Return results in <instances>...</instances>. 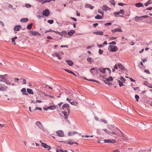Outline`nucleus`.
Wrapping results in <instances>:
<instances>
[{"mask_svg": "<svg viewBox=\"0 0 152 152\" xmlns=\"http://www.w3.org/2000/svg\"><path fill=\"white\" fill-rule=\"evenodd\" d=\"M7 76V74L4 75H0V82H4L7 85L10 86L12 85V86H15V84L14 83H11V82H12V78L10 77L9 78L10 79L11 82H10L8 80L6 79L5 77ZM8 88L7 86L5 84H3L0 83V91H6Z\"/></svg>", "mask_w": 152, "mask_h": 152, "instance_id": "1", "label": "nucleus"}, {"mask_svg": "<svg viewBox=\"0 0 152 152\" xmlns=\"http://www.w3.org/2000/svg\"><path fill=\"white\" fill-rule=\"evenodd\" d=\"M107 81H111L113 80V78L112 77L110 76L107 78H106Z\"/></svg>", "mask_w": 152, "mask_h": 152, "instance_id": "37", "label": "nucleus"}, {"mask_svg": "<svg viewBox=\"0 0 152 152\" xmlns=\"http://www.w3.org/2000/svg\"><path fill=\"white\" fill-rule=\"evenodd\" d=\"M110 3L112 5H113L114 6H115V3L114 0H110Z\"/></svg>", "mask_w": 152, "mask_h": 152, "instance_id": "34", "label": "nucleus"}, {"mask_svg": "<svg viewBox=\"0 0 152 152\" xmlns=\"http://www.w3.org/2000/svg\"><path fill=\"white\" fill-rule=\"evenodd\" d=\"M112 23L110 22H109L106 23L104 24V25L105 26H110L111 24Z\"/></svg>", "mask_w": 152, "mask_h": 152, "instance_id": "56", "label": "nucleus"}, {"mask_svg": "<svg viewBox=\"0 0 152 152\" xmlns=\"http://www.w3.org/2000/svg\"><path fill=\"white\" fill-rule=\"evenodd\" d=\"M109 44L110 45H115L116 44V42L115 41H113L110 42Z\"/></svg>", "mask_w": 152, "mask_h": 152, "instance_id": "53", "label": "nucleus"}, {"mask_svg": "<svg viewBox=\"0 0 152 152\" xmlns=\"http://www.w3.org/2000/svg\"><path fill=\"white\" fill-rule=\"evenodd\" d=\"M95 19H100L103 18H102L101 17L99 14H98L95 17Z\"/></svg>", "mask_w": 152, "mask_h": 152, "instance_id": "43", "label": "nucleus"}, {"mask_svg": "<svg viewBox=\"0 0 152 152\" xmlns=\"http://www.w3.org/2000/svg\"><path fill=\"white\" fill-rule=\"evenodd\" d=\"M32 25H33L32 23H31L30 24L28 25L27 26V29L28 30L31 29L32 28Z\"/></svg>", "mask_w": 152, "mask_h": 152, "instance_id": "35", "label": "nucleus"}, {"mask_svg": "<svg viewBox=\"0 0 152 152\" xmlns=\"http://www.w3.org/2000/svg\"><path fill=\"white\" fill-rule=\"evenodd\" d=\"M21 27L20 25L15 26L14 28V30L15 31H18L20 30Z\"/></svg>", "mask_w": 152, "mask_h": 152, "instance_id": "13", "label": "nucleus"}, {"mask_svg": "<svg viewBox=\"0 0 152 152\" xmlns=\"http://www.w3.org/2000/svg\"><path fill=\"white\" fill-rule=\"evenodd\" d=\"M102 130L104 131V132L106 133L109 134L110 133V132L107 129H102Z\"/></svg>", "mask_w": 152, "mask_h": 152, "instance_id": "40", "label": "nucleus"}, {"mask_svg": "<svg viewBox=\"0 0 152 152\" xmlns=\"http://www.w3.org/2000/svg\"><path fill=\"white\" fill-rule=\"evenodd\" d=\"M25 7L27 8H29L31 7V5L29 4H26L25 5Z\"/></svg>", "mask_w": 152, "mask_h": 152, "instance_id": "47", "label": "nucleus"}, {"mask_svg": "<svg viewBox=\"0 0 152 152\" xmlns=\"http://www.w3.org/2000/svg\"><path fill=\"white\" fill-rule=\"evenodd\" d=\"M50 14V12H49V11L48 9L45 10L43 11L42 12V14L46 17L48 16Z\"/></svg>", "mask_w": 152, "mask_h": 152, "instance_id": "10", "label": "nucleus"}, {"mask_svg": "<svg viewBox=\"0 0 152 152\" xmlns=\"http://www.w3.org/2000/svg\"><path fill=\"white\" fill-rule=\"evenodd\" d=\"M99 121L101 122H102L105 124H107L108 123L107 121L104 119H99Z\"/></svg>", "mask_w": 152, "mask_h": 152, "instance_id": "32", "label": "nucleus"}, {"mask_svg": "<svg viewBox=\"0 0 152 152\" xmlns=\"http://www.w3.org/2000/svg\"><path fill=\"white\" fill-rule=\"evenodd\" d=\"M152 3L151 1V0H149L145 4V5L147 6L149 4H151Z\"/></svg>", "mask_w": 152, "mask_h": 152, "instance_id": "39", "label": "nucleus"}, {"mask_svg": "<svg viewBox=\"0 0 152 152\" xmlns=\"http://www.w3.org/2000/svg\"><path fill=\"white\" fill-rule=\"evenodd\" d=\"M141 18H142L141 16L140 17H138L137 16H136L134 18V20L136 21H137L138 20H140Z\"/></svg>", "mask_w": 152, "mask_h": 152, "instance_id": "38", "label": "nucleus"}, {"mask_svg": "<svg viewBox=\"0 0 152 152\" xmlns=\"http://www.w3.org/2000/svg\"><path fill=\"white\" fill-rule=\"evenodd\" d=\"M64 70L69 73H71V74L72 73V71H71L70 70H69L68 69H64Z\"/></svg>", "mask_w": 152, "mask_h": 152, "instance_id": "51", "label": "nucleus"}, {"mask_svg": "<svg viewBox=\"0 0 152 152\" xmlns=\"http://www.w3.org/2000/svg\"><path fill=\"white\" fill-rule=\"evenodd\" d=\"M0 24L2 26H4V24L2 21H0Z\"/></svg>", "mask_w": 152, "mask_h": 152, "instance_id": "63", "label": "nucleus"}, {"mask_svg": "<svg viewBox=\"0 0 152 152\" xmlns=\"http://www.w3.org/2000/svg\"><path fill=\"white\" fill-rule=\"evenodd\" d=\"M113 152H120V151L119 149H118L114 150Z\"/></svg>", "mask_w": 152, "mask_h": 152, "instance_id": "64", "label": "nucleus"}, {"mask_svg": "<svg viewBox=\"0 0 152 152\" xmlns=\"http://www.w3.org/2000/svg\"><path fill=\"white\" fill-rule=\"evenodd\" d=\"M56 108V106L55 105H53L50 106L48 107V109L51 110H54Z\"/></svg>", "mask_w": 152, "mask_h": 152, "instance_id": "23", "label": "nucleus"}, {"mask_svg": "<svg viewBox=\"0 0 152 152\" xmlns=\"http://www.w3.org/2000/svg\"><path fill=\"white\" fill-rule=\"evenodd\" d=\"M119 12H114L113 14L115 17H123V16L121 15H119Z\"/></svg>", "mask_w": 152, "mask_h": 152, "instance_id": "24", "label": "nucleus"}, {"mask_svg": "<svg viewBox=\"0 0 152 152\" xmlns=\"http://www.w3.org/2000/svg\"><path fill=\"white\" fill-rule=\"evenodd\" d=\"M61 36H66L67 35V32L65 31H63L61 32Z\"/></svg>", "mask_w": 152, "mask_h": 152, "instance_id": "26", "label": "nucleus"}, {"mask_svg": "<svg viewBox=\"0 0 152 152\" xmlns=\"http://www.w3.org/2000/svg\"><path fill=\"white\" fill-rule=\"evenodd\" d=\"M103 51V50H101L100 49H99V53L101 55L102 54Z\"/></svg>", "mask_w": 152, "mask_h": 152, "instance_id": "52", "label": "nucleus"}, {"mask_svg": "<svg viewBox=\"0 0 152 152\" xmlns=\"http://www.w3.org/2000/svg\"><path fill=\"white\" fill-rule=\"evenodd\" d=\"M102 9L103 10L106 11L109 10L110 9V8L109 7L106 5H104L103 6Z\"/></svg>", "mask_w": 152, "mask_h": 152, "instance_id": "20", "label": "nucleus"}, {"mask_svg": "<svg viewBox=\"0 0 152 152\" xmlns=\"http://www.w3.org/2000/svg\"><path fill=\"white\" fill-rule=\"evenodd\" d=\"M85 7L86 8H89L91 10L93 9L94 8V6L89 4H86L85 6Z\"/></svg>", "mask_w": 152, "mask_h": 152, "instance_id": "25", "label": "nucleus"}, {"mask_svg": "<svg viewBox=\"0 0 152 152\" xmlns=\"http://www.w3.org/2000/svg\"><path fill=\"white\" fill-rule=\"evenodd\" d=\"M53 56L57 57L59 60L61 59V58L59 56V54L57 52L54 53L53 54Z\"/></svg>", "mask_w": 152, "mask_h": 152, "instance_id": "16", "label": "nucleus"}, {"mask_svg": "<svg viewBox=\"0 0 152 152\" xmlns=\"http://www.w3.org/2000/svg\"><path fill=\"white\" fill-rule=\"evenodd\" d=\"M65 61L70 66H72L73 64V63L72 61L70 60H66Z\"/></svg>", "mask_w": 152, "mask_h": 152, "instance_id": "18", "label": "nucleus"}, {"mask_svg": "<svg viewBox=\"0 0 152 152\" xmlns=\"http://www.w3.org/2000/svg\"><path fill=\"white\" fill-rule=\"evenodd\" d=\"M15 81L17 83H18V81L19 80V79L18 78H15Z\"/></svg>", "mask_w": 152, "mask_h": 152, "instance_id": "61", "label": "nucleus"}, {"mask_svg": "<svg viewBox=\"0 0 152 152\" xmlns=\"http://www.w3.org/2000/svg\"><path fill=\"white\" fill-rule=\"evenodd\" d=\"M135 98L136 99V101L137 102H138L139 101V96L137 95H136L135 96Z\"/></svg>", "mask_w": 152, "mask_h": 152, "instance_id": "45", "label": "nucleus"}, {"mask_svg": "<svg viewBox=\"0 0 152 152\" xmlns=\"http://www.w3.org/2000/svg\"><path fill=\"white\" fill-rule=\"evenodd\" d=\"M119 12V14H121L123 15L125 14V12L123 10H121Z\"/></svg>", "mask_w": 152, "mask_h": 152, "instance_id": "44", "label": "nucleus"}, {"mask_svg": "<svg viewBox=\"0 0 152 152\" xmlns=\"http://www.w3.org/2000/svg\"><path fill=\"white\" fill-rule=\"evenodd\" d=\"M111 31L113 33H115L117 32H122V31L121 28H117L115 29L112 30Z\"/></svg>", "mask_w": 152, "mask_h": 152, "instance_id": "11", "label": "nucleus"}, {"mask_svg": "<svg viewBox=\"0 0 152 152\" xmlns=\"http://www.w3.org/2000/svg\"><path fill=\"white\" fill-rule=\"evenodd\" d=\"M69 102L72 105L75 106H76L78 104V103L77 102L75 101H73L72 102L69 101Z\"/></svg>", "mask_w": 152, "mask_h": 152, "instance_id": "31", "label": "nucleus"}, {"mask_svg": "<svg viewBox=\"0 0 152 152\" xmlns=\"http://www.w3.org/2000/svg\"><path fill=\"white\" fill-rule=\"evenodd\" d=\"M120 79V80H121V81L123 82L124 83L125 82V81H126V80L123 76H121Z\"/></svg>", "mask_w": 152, "mask_h": 152, "instance_id": "36", "label": "nucleus"}, {"mask_svg": "<svg viewBox=\"0 0 152 152\" xmlns=\"http://www.w3.org/2000/svg\"><path fill=\"white\" fill-rule=\"evenodd\" d=\"M86 80H88L89 81H94V82H96L98 83H99V82H98V81L96 80H93V79H87L86 78H84Z\"/></svg>", "mask_w": 152, "mask_h": 152, "instance_id": "41", "label": "nucleus"}, {"mask_svg": "<svg viewBox=\"0 0 152 152\" xmlns=\"http://www.w3.org/2000/svg\"><path fill=\"white\" fill-rule=\"evenodd\" d=\"M118 5L119 6H123L125 5L123 3H118Z\"/></svg>", "mask_w": 152, "mask_h": 152, "instance_id": "59", "label": "nucleus"}, {"mask_svg": "<svg viewBox=\"0 0 152 152\" xmlns=\"http://www.w3.org/2000/svg\"><path fill=\"white\" fill-rule=\"evenodd\" d=\"M118 49V47L115 45H110L108 48V50L111 52H116Z\"/></svg>", "mask_w": 152, "mask_h": 152, "instance_id": "2", "label": "nucleus"}, {"mask_svg": "<svg viewBox=\"0 0 152 152\" xmlns=\"http://www.w3.org/2000/svg\"><path fill=\"white\" fill-rule=\"evenodd\" d=\"M75 30H71L68 32V34L70 36H72L74 33H75Z\"/></svg>", "mask_w": 152, "mask_h": 152, "instance_id": "19", "label": "nucleus"}, {"mask_svg": "<svg viewBox=\"0 0 152 152\" xmlns=\"http://www.w3.org/2000/svg\"><path fill=\"white\" fill-rule=\"evenodd\" d=\"M28 21V19L27 18H22L20 20L21 22L26 23Z\"/></svg>", "mask_w": 152, "mask_h": 152, "instance_id": "27", "label": "nucleus"}, {"mask_svg": "<svg viewBox=\"0 0 152 152\" xmlns=\"http://www.w3.org/2000/svg\"><path fill=\"white\" fill-rule=\"evenodd\" d=\"M12 44L14 45H15L16 44V43L15 42V39L12 38Z\"/></svg>", "mask_w": 152, "mask_h": 152, "instance_id": "48", "label": "nucleus"}, {"mask_svg": "<svg viewBox=\"0 0 152 152\" xmlns=\"http://www.w3.org/2000/svg\"><path fill=\"white\" fill-rule=\"evenodd\" d=\"M116 141V140L113 139L104 140V142L108 143H115Z\"/></svg>", "mask_w": 152, "mask_h": 152, "instance_id": "7", "label": "nucleus"}, {"mask_svg": "<svg viewBox=\"0 0 152 152\" xmlns=\"http://www.w3.org/2000/svg\"><path fill=\"white\" fill-rule=\"evenodd\" d=\"M133 88L134 90H137L139 89V88L138 87H133Z\"/></svg>", "mask_w": 152, "mask_h": 152, "instance_id": "60", "label": "nucleus"}, {"mask_svg": "<svg viewBox=\"0 0 152 152\" xmlns=\"http://www.w3.org/2000/svg\"><path fill=\"white\" fill-rule=\"evenodd\" d=\"M118 82H119V85L120 87H121L124 85L123 84V82L121 81V80H118Z\"/></svg>", "mask_w": 152, "mask_h": 152, "instance_id": "42", "label": "nucleus"}, {"mask_svg": "<svg viewBox=\"0 0 152 152\" xmlns=\"http://www.w3.org/2000/svg\"><path fill=\"white\" fill-rule=\"evenodd\" d=\"M144 72L147 74H150V72L149 70H145Z\"/></svg>", "mask_w": 152, "mask_h": 152, "instance_id": "62", "label": "nucleus"}, {"mask_svg": "<svg viewBox=\"0 0 152 152\" xmlns=\"http://www.w3.org/2000/svg\"><path fill=\"white\" fill-rule=\"evenodd\" d=\"M135 6L137 7H143V5L142 3L139 2L135 4Z\"/></svg>", "mask_w": 152, "mask_h": 152, "instance_id": "17", "label": "nucleus"}, {"mask_svg": "<svg viewBox=\"0 0 152 152\" xmlns=\"http://www.w3.org/2000/svg\"><path fill=\"white\" fill-rule=\"evenodd\" d=\"M105 69L106 68L104 69L100 67V68L99 69V70L101 72L104 73L105 72Z\"/></svg>", "mask_w": 152, "mask_h": 152, "instance_id": "30", "label": "nucleus"}, {"mask_svg": "<svg viewBox=\"0 0 152 152\" xmlns=\"http://www.w3.org/2000/svg\"><path fill=\"white\" fill-rule=\"evenodd\" d=\"M93 34L97 35H103V32L102 31H95L93 33Z\"/></svg>", "mask_w": 152, "mask_h": 152, "instance_id": "21", "label": "nucleus"}, {"mask_svg": "<svg viewBox=\"0 0 152 152\" xmlns=\"http://www.w3.org/2000/svg\"><path fill=\"white\" fill-rule=\"evenodd\" d=\"M97 142L99 143H103L105 142H104V140L100 141H97Z\"/></svg>", "mask_w": 152, "mask_h": 152, "instance_id": "50", "label": "nucleus"}, {"mask_svg": "<svg viewBox=\"0 0 152 152\" xmlns=\"http://www.w3.org/2000/svg\"><path fill=\"white\" fill-rule=\"evenodd\" d=\"M67 110L68 111V112L65 111H63L61 112V113L64 115L65 119H67L68 118L70 114V110Z\"/></svg>", "mask_w": 152, "mask_h": 152, "instance_id": "4", "label": "nucleus"}, {"mask_svg": "<svg viewBox=\"0 0 152 152\" xmlns=\"http://www.w3.org/2000/svg\"><path fill=\"white\" fill-rule=\"evenodd\" d=\"M118 66L120 69L124 70L125 68L124 66L121 64L119 63L118 64Z\"/></svg>", "mask_w": 152, "mask_h": 152, "instance_id": "22", "label": "nucleus"}, {"mask_svg": "<svg viewBox=\"0 0 152 152\" xmlns=\"http://www.w3.org/2000/svg\"><path fill=\"white\" fill-rule=\"evenodd\" d=\"M21 92L22 93V94L23 95H28V94L27 93L26 91V89L25 88H22L21 90Z\"/></svg>", "mask_w": 152, "mask_h": 152, "instance_id": "15", "label": "nucleus"}, {"mask_svg": "<svg viewBox=\"0 0 152 152\" xmlns=\"http://www.w3.org/2000/svg\"><path fill=\"white\" fill-rule=\"evenodd\" d=\"M52 0H46L44 1L42 3V4L48 2H50Z\"/></svg>", "mask_w": 152, "mask_h": 152, "instance_id": "49", "label": "nucleus"}, {"mask_svg": "<svg viewBox=\"0 0 152 152\" xmlns=\"http://www.w3.org/2000/svg\"><path fill=\"white\" fill-rule=\"evenodd\" d=\"M66 93H67V95L69 96L70 98L72 99L73 98L74 94L73 93L72 91H67Z\"/></svg>", "mask_w": 152, "mask_h": 152, "instance_id": "8", "label": "nucleus"}, {"mask_svg": "<svg viewBox=\"0 0 152 152\" xmlns=\"http://www.w3.org/2000/svg\"><path fill=\"white\" fill-rule=\"evenodd\" d=\"M53 31L54 32H55V33L58 34L60 35H61V32H60L58 31H54V30H53Z\"/></svg>", "mask_w": 152, "mask_h": 152, "instance_id": "57", "label": "nucleus"}, {"mask_svg": "<svg viewBox=\"0 0 152 152\" xmlns=\"http://www.w3.org/2000/svg\"><path fill=\"white\" fill-rule=\"evenodd\" d=\"M58 135L60 137H64V132L61 130L57 131L56 132Z\"/></svg>", "mask_w": 152, "mask_h": 152, "instance_id": "9", "label": "nucleus"}, {"mask_svg": "<svg viewBox=\"0 0 152 152\" xmlns=\"http://www.w3.org/2000/svg\"><path fill=\"white\" fill-rule=\"evenodd\" d=\"M35 124L39 129H40L44 131H45L44 128L43 127V126L42 123L40 122L39 121H36Z\"/></svg>", "mask_w": 152, "mask_h": 152, "instance_id": "3", "label": "nucleus"}, {"mask_svg": "<svg viewBox=\"0 0 152 152\" xmlns=\"http://www.w3.org/2000/svg\"><path fill=\"white\" fill-rule=\"evenodd\" d=\"M27 91L28 93L30 94H34V93L31 89L28 88L27 89Z\"/></svg>", "mask_w": 152, "mask_h": 152, "instance_id": "28", "label": "nucleus"}, {"mask_svg": "<svg viewBox=\"0 0 152 152\" xmlns=\"http://www.w3.org/2000/svg\"><path fill=\"white\" fill-rule=\"evenodd\" d=\"M144 84L150 88H152V84H150L147 82H144Z\"/></svg>", "mask_w": 152, "mask_h": 152, "instance_id": "29", "label": "nucleus"}, {"mask_svg": "<svg viewBox=\"0 0 152 152\" xmlns=\"http://www.w3.org/2000/svg\"><path fill=\"white\" fill-rule=\"evenodd\" d=\"M95 70V71L96 72L98 71V69L96 67H93V68H92V69H91L90 70V72H91V73L92 74V75H94V72H93V71H92V70Z\"/></svg>", "mask_w": 152, "mask_h": 152, "instance_id": "12", "label": "nucleus"}, {"mask_svg": "<svg viewBox=\"0 0 152 152\" xmlns=\"http://www.w3.org/2000/svg\"><path fill=\"white\" fill-rule=\"evenodd\" d=\"M48 22L50 24H52L53 23L54 20H48Z\"/></svg>", "mask_w": 152, "mask_h": 152, "instance_id": "46", "label": "nucleus"}, {"mask_svg": "<svg viewBox=\"0 0 152 152\" xmlns=\"http://www.w3.org/2000/svg\"><path fill=\"white\" fill-rule=\"evenodd\" d=\"M61 110H70V106L67 103H65L64 104L61 109Z\"/></svg>", "mask_w": 152, "mask_h": 152, "instance_id": "5", "label": "nucleus"}, {"mask_svg": "<svg viewBox=\"0 0 152 152\" xmlns=\"http://www.w3.org/2000/svg\"><path fill=\"white\" fill-rule=\"evenodd\" d=\"M41 146L43 147L44 148L47 149L48 150H49L51 149V147L50 146L48 145L46 143H42Z\"/></svg>", "mask_w": 152, "mask_h": 152, "instance_id": "6", "label": "nucleus"}, {"mask_svg": "<svg viewBox=\"0 0 152 152\" xmlns=\"http://www.w3.org/2000/svg\"><path fill=\"white\" fill-rule=\"evenodd\" d=\"M61 48H68V46L67 45H61Z\"/></svg>", "mask_w": 152, "mask_h": 152, "instance_id": "58", "label": "nucleus"}, {"mask_svg": "<svg viewBox=\"0 0 152 152\" xmlns=\"http://www.w3.org/2000/svg\"><path fill=\"white\" fill-rule=\"evenodd\" d=\"M31 34L33 35L34 36H40V34L39 33L37 32L36 31H33L31 32Z\"/></svg>", "mask_w": 152, "mask_h": 152, "instance_id": "14", "label": "nucleus"}, {"mask_svg": "<svg viewBox=\"0 0 152 152\" xmlns=\"http://www.w3.org/2000/svg\"><path fill=\"white\" fill-rule=\"evenodd\" d=\"M104 82L106 84H108V81H107V80L106 78H104L103 80Z\"/></svg>", "mask_w": 152, "mask_h": 152, "instance_id": "55", "label": "nucleus"}, {"mask_svg": "<svg viewBox=\"0 0 152 152\" xmlns=\"http://www.w3.org/2000/svg\"><path fill=\"white\" fill-rule=\"evenodd\" d=\"M98 12L99 13L101 14L102 15H103L104 12L101 11L100 10H98Z\"/></svg>", "mask_w": 152, "mask_h": 152, "instance_id": "54", "label": "nucleus"}, {"mask_svg": "<svg viewBox=\"0 0 152 152\" xmlns=\"http://www.w3.org/2000/svg\"><path fill=\"white\" fill-rule=\"evenodd\" d=\"M87 61L91 63L93 62V60L91 57H88L87 59Z\"/></svg>", "mask_w": 152, "mask_h": 152, "instance_id": "33", "label": "nucleus"}]
</instances>
